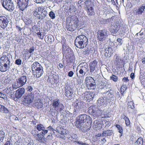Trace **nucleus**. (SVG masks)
Returning <instances> with one entry per match:
<instances>
[{
    "instance_id": "obj_1",
    "label": "nucleus",
    "mask_w": 145,
    "mask_h": 145,
    "mask_svg": "<svg viewBox=\"0 0 145 145\" xmlns=\"http://www.w3.org/2000/svg\"><path fill=\"white\" fill-rule=\"evenodd\" d=\"M88 44V40L87 37L83 35H80L76 38L74 44L77 48H84Z\"/></svg>"
},
{
    "instance_id": "obj_2",
    "label": "nucleus",
    "mask_w": 145,
    "mask_h": 145,
    "mask_svg": "<svg viewBox=\"0 0 145 145\" xmlns=\"http://www.w3.org/2000/svg\"><path fill=\"white\" fill-rule=\"evenodd\" d=\"M34 16L37 19L42 20L48 14L46 9L43 7H39L37 8H36L33 12Z\"/></svg>"
},
{
    "instance_id": "obj_3",
    "label": "nucleus",
    "mask_w": 145,
    "mask_h": 145,
    "mask_svg": "<svg viewBox=\"0 0 145 145\" xmlns=\"http://www.w3.org/2000/svg\"><path fill=\"white\" fill-rule=\"evenodd\" d=\"M35 69L34 75L35 77L39 78L44 73L43 68L41 65L37 62H35L32 65V70L33 71Z\"/></svg>"
},
{
    "instance_id": "obj_4",
    "label": "nucleus",
    "mask_w": 145,
    "mask_h": 145,
    "mask_svg": "<svg viewBox=\"0 0 145 145\" xmlns=\"http://www.w3.org/2000/svg\"><path fill=\"white\" fill-rule=\"evenodd\" d=\"M77 120L76 122V125L79 127L80 125L85 123L86 121L91 124V119L89 116L85 114L81 115L77 117Z\"/></svg>"
},
{
    "instance_id": "obj_5",
    "label": "nucleus",
    "mask_w": 145,
    "mask_h": 145,
    "mask_svg": "<svg viewBox=\"0 0 145 145\" xmlns=\"http://www.w3.org/2000/svg\"><path fill=\"white\" fill-rule=\"evenodd\" d=\"M27 77L25 76H23L16 80V82H14L12 86L14 88L17 89L23 86L27 81Z\"/></svg>"
},
{
    "instance_id": "obj_6",
    "label": "nucleus",
    "mask_w": 145,
    "mask_h": 145,
    "mask_svg": "<svg viewBox=\"0 0 145 145\" xmlns=\"http://www.w3.org/2000/svg\"><path fill=\"white\" fill-rule=\"evenodd\" d=\"M78 22V20L77 18H73L70 23L66 24V29L71 32L74 31L77 27Z\"/></svg>"
},
{
    "instance_id": "obj_7",
    "label": "nucleus",
    "mask_w": 145,
    "mask_h": 145,
    "mask_svg": "<svg viewBox=\"0 0 145 145\" xmlns=\"http://www.w3.org/2000/svg\"><path fill=\"white\" fill-rule=\"evenodd\" d=\"M1 2L3 7L7 10L12 11L14 8V5L12 0H3Z\"/></svg>"
},
{
    "instance_id": "obj_8",
    "label": "nucleus",
    "mask_w": 145,
    "mask_h": 145,
    "mask_svg": "<svg viewBox=\"0 0 145 145\" xmlns=\"http://www.w3.org/2000/svg\"><path fill=\"white\" fill-rule=\"evenodd\" d=\"M88 111L94 117L101 116V110L95 106H90L89 108Z\"/></svg>"
},
{
    "instance_id": "obj_9",
    "label": "nucleus",
    "mask_w": 145,
    "mask_h": 145,
    "mask_svg": "<svg viewBox=\"0 0 145 145\" xmlns=\"http://www.w3.org/2000/svg\"><path fill=\"white\" fill-rule=\"evenodd\" d=\"M108 34L109 33L106 29L100 30L97 33V39L101 41H103L106 38Z\"/></svg>"
},
{
    "instance_id": "obj_10",
    "label": "nucleus",
    "mask_w": 145,
    "mask_h": 145,
    "mask_svg": "<svg viewBox=\"0 0 145 145\" xmlns=\"http://www.w3.org/2000/svg\"><path fill=\"white\" fill-rule=\"evenodd\" d=\"M52 105L54 107L55 110L57 112H61L64 108L63 105L60 103V100L58 99L53 100Z\"/></svg>"
},
{
    "instance_id": "obj_11",
    "label": "nucleus",
    "mask_w": 145,
    "mask_h": 145,
    "mask_svg": "<svg viewBox=\"0 0 145 145\" xmlns=\"http://www.w3.org/2000/svg\"><path fill=\"white\" fill-rule=\"evenodd\" d=\"M88 3V5H86V7L85 8L88 15L89 16L94 15L95 12L93 3L90 1H89Z\"/></svg>"
},
{
    "instance_id": "obj_12",
    "label": "nucleus",
    "mask_w": 145,
    "mask_h": 145,
    "mask_svg": "<svg viewBox=\"0 0 145 145\" xmlns=\"http://www.w3.org/2000/svg\"><path fill=\"white\" fill-rule=\"evenodd\" d=\"M29 0H17V3L20 9L23 11L28 6Z\"/></svg>"
},
{
    "instance_id": "obj_13",
    "label": "nucleus",
    "mask_w": 145,
    "mask_h": 145,
    "mask_svg": "<svg viewBox=\"0 0 145 145\" xmlns=\"http://www.w3.org/2000/svg\"><path fill=\"white\" fill-rule=\"evenodd\" d=\"M80 69L79 71V73L80 75L79 76L78 73H77V75L78 77L83 76L88 72V66L86 63H83V64H81Z\"/></svg>"
},
{
    "instance_id": "obj_14",
    "label": "nucleus",
    "mask_w": 145,
    "mask_h": 145,
    "mask_svg": "<svg viewBox=\"0 0 145 145\" xmlns=\"http://www.w3.org/2000/svg\"><path fill=\"white\" fill-rule=\"evenodd\" d=\"M75 111L78 113L81 111L83 107V104L81 101L76 100L74 103Z\"/></svg>"
},
{
    "instance_id": "obj_15",
    "label": "nucleus",
    "mask_w": 145,
    "mask_h": 145,
    "mask_svg": "<svg viewBox=\"0 0 145 145\" xmlns=\"http://www.w3.org/2000/svg\"><path fill=\"white\" fill-rule=\"evenodd\" d=\"M8 21L7 18L3 16H0V27L3 28H6L8 24Z\"/></svg>"
},
{
    "instance_id": "obj_16",
    "label": "nucleus",
    "mask_w": 145,
    "mask_h": 145,
    "mask_svg": "<svg viewBox=\"0 0 145 145\" xmlns=\"http://www.w3.org/2000/svg\"><path fill=\"white\" fill-rule=\"evenodd\" d=\"M34 97L33 94L31 93L27 94L24 96V102L25 103L30 104L33 102Z\"/></svg>"
},
{
    "instance_id": "obj_17",
    "label": "nucleus",
    "mask_w": 145,
    "mask_h": 145,
    "mask_svg": "<svg viewBox=\"0 0 145 145\" xmlns=\"http://www.w3.org/2000/svg\"><path fill=\"white\" fill-rule=\"evenodd\" d=\"M107 104V99L105 97L99 98L97 102V105L99 107L101 106L102 107L106 106Z\"/></svg>"
},
{
    "instance_id": "obj_18",
    "label": "nucleus",
    "mask_w": 145,
    "mask_h": 145,
    "mask_svg": "<svg viewBox=\"0 0 145 145\" xmlns=\"http://www.w3.org/2000/svg\"><path fill=\"white\" fill-rule=\"evenodd\" d=\"M95 95L93 92H86L85 93V98L88 102L92 100Z\"/></svg>"
},
{
    "instance_id": "obj_19",
    "label": "nucleus",
    "mask_w": 145,
    "mask_h": 145,
    "mask_svg": "<svg viewBox=\"0 0 145 145\" xmlns=\"http://www.w3.org/2000/svg\"><path fill=\"white\" fill-rule=\"evenodd\" d=\"M25 93V89L23 88L18 89L16 91L15 94L16 98L19 99Z\"/></svg>"
},
{
    "instance_id": "obj_20",
    "label": "nucleus",
    "mask_w": 145,
    "mask_h": 145,
    "mask_svg": "<svg viewBox=\"0 0 145 145\" xmlns=\"http://www.w3.org/2000/svg\"><path fill=\"white\" fill-rule=\"evenodd\" d=\"M10 64H7L4 63L3 64L2 63H0V71L1 72H5L10 68Z\"/></svg>"
},
{
    "instance_id": "obj_21",
    "label": "nucleus",
    "mask_w": 145,
    "mask_h": 145,
    "mask_svg": "<svg viewBox=\"0 0 145 145\" xmlns=\"http://www.w3.org/2000/svg\"><path fill=\"white\" fill-rule=\"evenodd\" d=\"M36 128L39 131H42L41 134L43 135H45L48 132L47 130L45 129V128L43 125L42 124H39L37 125Z\"/></svg>"
},
{
    "instance_id": "obj_22",
    "label": "nucleus",
    "mask_w": 145,
    "mask_h": 145,
    "mask_svg": "<svg viewBox=\"0 0 145 145\" xmlns=\"http://www.w3.org/2000/svg\"><path fill=\"white\" fill-rule=\"evenodd\" d=\"M88 123H84L80 124L79 127H77L80 128L83 132H85L89 130L90 127L88 125Z\"/></svg>"
},
{
    "instance_id": "obj_23",
    "label": "nucleus",
    "mask_w": 145,
    "mask_h": 145,
    "mask_svg": "<svg viewBox=\"0 0 145 145\" xmlns=\"http://www.w3.org/2000/svg\"><path fill=\"white\" fill-rule=\"evenodd\" d=\"M102 125L101 123L97 120L95 121L93 124V128L96 131L100 130L102 128Z\"/></svg>"
},
{
    "instance_id": "obj_24",
    "label": "nucleus",
    "mask_w": 145,
    "mask_h": 145,
    "mask_svg": "<svg viewBox=\"0 0 145 145\" xmlns=\"http://www.w3.org/2000/svg\"><path fill=\"white\" fill-rule=\"evenodd\" d=\"M120 27V25L118 24L112 25L110 29V31L112 33H115L119 30Z\"/></svg>"
},
{
    "instance_id": "obj_25",
    "label": "nucleus",
    "mask_w": 145,
    "mask_h": 145,
    "mask_svg": "<svg viewBox=\"0 0 145 145\" xmlns=\"http://www.w3.org/2000/svg\"><path fill=\"white\" fill-rule=\"evenodd\" d=\"M145 9V6L144 4L140 6L138 9L135 10L134 12L137 15H140L143 13Z\"/></svg>"
},
{
    "instance_id": "obj_26",
    "label": "nucleus",
    "mask_w": 145,
    "mask_h": 145,
    "mask_svg": "<svg viewBox=\"0 0 145 145\" xmlns=\"http://www.w3.org/2000/svg\"><path fill=\"white\" fill-rule=\"evenodd\" d=\"M65 95L69 99H71L72 97L73 93L72 91V89H65Z\"/></svg>"
},
{
    "instance_id": "obj_27",
    "label": "nucleus",
    "mask_w": 145,
    "mask_h": 145,
    "mask_svg": "<svg viewBox=\"0 0 145 145\" xmlns=\"http://www.w3.org/2000/svg\"><path fill=\"white\" fill-rule=\"evenodd\" d=\"M97 64V62L95 60H94L90 63L89 66L90 70L91 72H92L95 70Z\"/></svg>"
},
{
    "instance_id": "obj_28",
    "label": "nucleus",
    "mask_w": 145,
    "mask_h": 145,
    "mask_svg": "<svg viewBox=\"0 0 145 145\" xmlns=\"http://www.w3.org/2000/svg\"><path fill=\"white\" fill-rule=\"evenodd\" d=\"M86 87L88 89H94L95 88V80L93 82H91L88 85H86Z\"/></svg>"
},
{
    "instance_id": "obj_29",
    "label": "nucleus",
    "mask_w": 145,
    "mask_h": 145,
    "mask_svg": "<svg viewBox=\"0 0 145 145\" xmlns=\"http://www.w3.org/2000/svg\"><path fill=\"white\" fill-rule=\"evenodd\" d=\"M95 80L93 78L90 76H87L85 80V84L86 85H88L91 82H94Z\"/></svg>"
},
{
    "instance_id": "obj_30",
    "label": "nucleus",
    "mask_w": 145,
    "mask_h": 145,
    "mask_svg": "<svg viewBox=\"0 0 145 145\" xmlns=\"http://www.w3.org/2000/svg\"><path fill=\"white\" fill-rule=\"evenodd\" d=\"M106 47L105 48V51H106L108 54L109 55L111 56L113 53V50L112 47L110 46H108L107 47Z\"/></svg>"
},
{
    "instance_id": "obj_31",
    "label": "nucleus",
    "mask_w": 145,
    "mask_h": 145,
    "mask_svg": "<svg viewBox=\"0 0 145 145\" xmlns=\"http://www.w3.org/2000/svg\"><path fill=\"white\" fill-rule=\"evenodd\" d=\"M45 135H43V134H41V132L40 133H38L37 135L35 137V138H37L39 141H43V140H44V136Z\"/></svg>"
},
{
    "instance_id": "obj_32",
    "label": "nucleus",
    "mask_w": 145,
    "mask_h": 145,
    "mask_svg": "<svg viewBox=\"0 0 145 145\" xmlns=\"http://www.w3.org/2000/svg\"><path fill=\"white\" fill-rule=\"evenodd\" d=\"M113 132L112 130H107L103 131V136H108L112 134Z\"/></svg>"
},
{
    "instance_id": "obj_33",
    "label": "nucleus",
    "mask_w": 145,
    "mask_h": 145,
    "mask_svg": "<svg viewBox=\"0 0 145 145\" xmlns=\"http://www.w3.org/2000/svg\"><path fill=\"white\" fill-rule=\"evenodd\" d=\"M14 89L13 88V87H9L8 86L6 89H5V92L7 94H10L11 95H12V90L13 89Z\"/></svg>"
},
{
    "instance_id": "obj_34",
    "label": "nucleus",
    "mask_w": 145,
    "mask_h": 145,
    "mask_svg": "<svg viewBox=\"0 0 145 145\" xmlns=\"http://www.w3.org/2000/svg\"><path fill=\"white\" fill-rule=\"evenodd\" d=\"M0 107V112L5 113H8V109L4 106L1 105Z\"/></svg>"
},
{
    "instance_id": "obj_35",
    "label": "nucleus",
    "mask_w": 145,
    "mask_h": 145,
    "mask_svg": "<svg viewBox=\"0 0 145 145\" xmlns=\"http://www.w3.org/2000/svg\"><path fill=\"white\" fill-rule=\"evenodd\" d=\"M143 143V139L142 138H138L135 143V145H142Z\"/></svg>"
},
{
    "instance_id": "obj_36",
    "label": "nucleus",
    "mask_w": 145,
    "mask_h": 145,
    "mask_svg": "<svg viewBox=\"0 0 145 145\" xmlns=\"http://www.w3.org/2000/svg\"><path fill=\"white\" fill-rule=\"evenodd\" d=\"M105 44L103 43L100 42L99 45V51L100 52H104L105 48H104Z\"/></svg>"
},
{
    "instance_id": "obj_37",
    "label": "nucleus",
    "mask_w": 145,
    "mask_h": 145,
    "mask_svg": "<svg viewBox=\"0 0 145 145\" xmlns=\"http://www.w3.org/2000/svg\"><path fill=\"white\" fill-rule=\"evenodd\" d=\"M5 137V133L2 131H0V143L3 142Z\"/></svg>"
},
{
    "instance_id": "obj_38",
    "label": "nucleus",
    "mask_w": 145,
    "mask_h": 145,
    "mask_svg": "<svg viewBox=\"0 0 145 145\" xmlns=\"http://www.w3.org/2000/svg\"><path fill=\"white\" fill-rule=\"evenodd\" d=\"M139 79L140 80L141 83L142 84H144L145 82V76L141 75L139 76Z\"/></svg>"
},
{
    "instance_id": "obj_39",
    "label": "nucleus",
    "mask_w": 145,
    "mask_h": 145,
    "mask_svg": "<svg viewBox=\"0 0 145 145\" xmlns=\"http://www.w3.org/2000/svg\"><path fill=\"white\" fill-rule=\"evenodd\" d=\"M42 103L41 102L35 103V106L37 107L38 108H41L43 107Z\"/></svg>"
},
{
    "instance_id": "obj_40",
    "label": "nucleus",
    "mask_w": 145,
    "mask_h": 145,
    "mask_svg": "<svg viewBox=\"0 0 145 145\" xmlns=\"http://www.w3.org/2000/svg\"><path fill=\"white\" fill-rule=\"evenodd\" d=\"M73 142L74 143L76 142L79 145H89V144L81 141H76L74 140Z\"/></svg>"
},
{
    "instance_id": "obj_41",
    "label": "nucleus",
    "mask_w": 145,
    "mask_h": 145,
    "mask_svg": "<svg viewBox=\"0 0 145 145\" xmlns=\"http://www.w3.org/2000/svg\"><path fill=\"white\" fill-rule=\"evenodd\" d=\"M118 78L117 76L114 74H112L110 76V79L112 80L114 82H116L118 80Z\"/></svg>"
},
{
    "instance_id": "obj_42",
    "label": "nucleus",
    "mask_w": 145,
    "mask_h": 145,
    "mask_svg": "<svg viewBox=\"0 0 145 145\" xmlns=\"http://www.w3.org/2000/svg\"><path fill=\"white\" fill-rule=\"evenodd\" d=\"M128 106L129 108L133 109L134 108V103L132 101H130L128 103Z\"/></svg>"
},
{
    "instance_id": "obj_43",
    "label": "nucleus",
    "mask_w": 145,
    "mask_h": 145,
    "mask_svg": "<svg viewBox=\"0 0 145 145\" xmlns=\"http://www.w3.org/2000/svg\"><path fill=\"white\" fill-rule=\"evenodd\" d=\"M49 15L50 17L52 19H54L56 17L54 13L52 11H51L49 13Z\"/></svg>"
},
{
    "instance_id": "obj_44",
    "label": "nucleus",
    "mask_w": 145,
    "mask_h": 145,
    "mask_svg": "<svg viewBox=\"0 0 145 145\" xmlns=\"http://www.w3.org/2000/svg\"><path fill=\"white\" fill-rule=\"evenodd\" d=\"M75 10V7L72 5H70L69 7V9H68V11L70 12H74Z\"/></svg>"
},
{
    "instance_id": "obj_45",
    "label": "nucleus",
    "mask_w": 145,
    "mask_h": 145,
    "mask_svg": "<svg viewBox=\"0 0 145 145\" xmlns=\"http://www.w3.org/2000/svg\"><path fill=\"white\" fill-rule=\"evenodd\" d=\"M46 39H47V41L49 43L52 42L53 40V37L51 35L48 36Z\"/></svg>"
},
{
    "instance_id": "obj_46",
    "label": "nucleus",
    "mask_w": 145,
    "mask_h": 145,
    "mask_svg": "<svg viewBox=\"0 0 145 145\" xmlns=\"http://www.w3.org/2000/svg\"><path fill=\"white\" fill-rule=\"evenodd\" d=\"M121 60L120 59V57L118 56H117L115 61L116 65H118L119 64L120 61Z\"/></svg>"
},
{
    "instance_id": "obj_47",
    "label": "nucleus",
    "mask_w": 145,
    "mask_h": 145,
    "mask_svg": "<svg viewBox=\"0 0 145 145\" xmlns=\"http://www.w3.org/2000/svg\"><path fill=\"white\" fill-rule=\"evenodd\" d=\"M105 128L106 129H108L109 127L111 125L110 122L109 121H106L105 122Z\"/></svg>"
},
{
    "instance_id": "obj_48",
    "label": "nucleus",
    "mask_w": 145,
    "mask_h": 145,
    "mask_svg": "<svg viewBox=\"0 0 145 145\" xmlns=\"http://www.w3.org/2000/svg\"><path fill=\"white\" fill-rule=\"evenodd\" d=\"M116 127L118 129L119 132L121 134L123 133V130L121 126L119 125H116Z\"/></svg>"
},
{
    "instance_id": "obj_49",
    "label": "nucleus",
    "mask_w": 145,
    "mask_h": 145,
    "mask_svg": "<svg viewBox=\"0 0 145 145\" xmlns=\"http://www.w3.org/2000/svg\"><path fill=\"white\" fill-rule=\"evenodd\" d=\"M127 87L125 85H123L121 86L120 90L121 93H123L126 90Z\"/></svg>"
},
{
    "instance_id": "obj_50",
    "label": "nucleus",
    "mask_w": 145,
    "mask_h": 145,
    "mask_svg": "<svg viewBox=\"0 0 145 145\" xmlns=\"http://www.w3.org/2000/svg\"><path fill=\"white\" fill-rule=\"evenodd\" d=\"M38 133V131L35 129L31 131V134L33 136H35V137L37 135Z\"/></svg>"
},
{
    "instance_id": "obj_51",
    "label": "nucleus",
    "mask_w": 145,
    "mask_h": 145,
    "mask_svg": "<svg viewBox=\"0 0 145 145\" xmlns=\"http://www.w3.org/2000/svg\"><path fill=\"white\" fill-rule=\"evenodd\" d=\"M21 63L22 60L20 59H16L15 62V63L18 65H20Z\"/></svg>"
},
{
    "instance_id": "obj_52",
    "label": "nucleus",
    "mask_w": 145,
    "mask_h": 145,
    "mask_svg": "<svg viewBox=\"0 0 145 145\" xmlns=\"http://www.w3.org/2000/svg\"><path fill=\"white\" fill-rule=\"evenodd\" d=\"M0 98L5 99L7 98V97L5 94H3L2 93L0 92Z\"/></svg>"
},
{
    "instance_id": "obj_53",
    "label": "nucleus",
    "mask_w": 145,
    "mask_h": 145,
    "mask_svg": "<svg viewBox=\"0 0 145 145\" xmlns=\"http://www.w3.org/2000/svg\"><path fill=\"white\" fill-rule=\"evenodd\" d=\"M117 41L118 43V45L119 46L121 45L123 42V41H122V39L120 38H118L117 39Z\"/></svg>"
},
{
    "instance_id": "obj_54",
    "label": "nucleus",
    "mask_w": 145,
    "mask_h": 145,
    "mask_svg": "<svg viewBox=\"0 0 145 145\" xmlns=\"http://www.w3.org/2000/svg\"><path fill=\"white\" fill-rule=\"evenodd\" d=\"M34 1L37 3H41L46 1V0H34Z\"/></svg>"
},
{
    "instance_id": "obj_55",
    "label": "nucleus",
    "mask_w": 145,
    "mask_h": 145,
    "mask_svg": "<svg viewBox=\"0 0 145 145\" xmlns=\"http://www.w3.org/2000/svg\"><path fill=\"white\" fill-rule=\"evenodd\" d=\"M74 74V73L72 71H69L68 74V75L69 77H72V76Z\"/></svg>"
},
{
    "instance_id": "obj_56",
    "label": "nucleus",
    "mask_w": 145,
    "mask_h": 145,
    "mask_svg": "<svg viewBox=\"0 0 145 145\" xmlns=\"http://www.w3.org/2000/svg\"><path fill=\"white\" fill-rule=\"evenodd\" d=\"M89 52V50L88 49L85 50L84 49V50L82 53L84 55H86Z\"/></svg>"
},
{
    "instance_id": "obj_57",
    "label": "nucleus",
    "mask_w": 145,
    "mask_h": 145,
    "mask_svg": "<svg viewBox=\"0 0 145 145\" xmlns=\"http://www.w3.org/2000/svg\"><path fill=\"white\" fill-rule=\"evenodd\" d=\"M125 123L127 126L129 125L130 124V121L129 118L125 121Z\"/></svg>"
},
{
    "instance_id": "obj_58",
    "label": "nucleus",
    "mask_w": 145,
    "mask_h": 145,
    "mask_svg": "<svg viewBox=\"0 0 145 145\" xmlns=\"http://www.w3.org/2000/svg\"><path fill=\"white\" fill-rule=\"evenodd\" d=\"M122 81L124 82H128L129 80L128 79V77H124L122 79Z\"/></svg>"
},
{
    "instance_id": "obj_59",
    "label": "nucleus",
    "mask_w": 145,
    "mask_h": 145,
    "mask_svg": "<svg viewBox=\"0 0 145 145\" xmlns=\"http://www.w3.org/2000/svg\"><path fill=\"white\" fill-rule=\"evenodd\" d=\"M121 119H123L124 120H125V121L127 120V119L128 118L126 117L125 115H123L121 116Z\"/></svg>"
},
{
    "instance_id": "obj_60",
    "label": "nucleus",
    "mask_w": 145,
    "mask_h": 145,
    "mask_svg": "<svg viewBox=\"0 0 145 145\" xmlns=\"http://www.w3.org/2000/svg\"><path fill=\"white\" fill-rule=\"evenodd\" d=\"M37 34V35H38V36L39 37V38L40 39H43V37H41L42 35H41V33H40V32H38Z\"/></svg>"
},
{
    "instance_id": "obj_61",
    "label": "nucleus",
    "mask_w": 145,
    "mask_h": 145,
    "mask_svg": "<svg viewBox=\"0 0 145 145\" xmlns=\"http://www.w3.org/2000/svg\"><path fill=\"white\" fill-rule=\"evenodd\" d=\"M27 89V91H29L30 92L31 91L33 90V88L32 87L30 86H28Z\"/></svg>"
},
{
    "instance_id": "obj_62",
    "label": "nucleus",
    "mask_w": 145,
    "mask_h": 145,
    "mask_svg": "<svg viewBox=\"0 0 145 145\" xmlns=\"http://www.w3.org/2000/svg\"><path fill=\"white\" fill-rule=\"evenodd\" d=\"M57 132H58V133H59V132L58 131H57ZM59 133L62 135H65L66 134V132L65 131V130L64 129H63L62 131H61V133L59 132Z\"/></svg>"
},
{
    "instance_id": "obj_63",
    "label": "nucleus",
    "mask_w": 145,
    "mask_h": 145,
    "mask_svg": "<svg viewBox=\"0 0 145 145\" xmlns=\"http://www.w3.org/2000/svg\"><path fill=\"white\" fill-rule=\"evenodd\" d=\"M34 51V49L33 48H31L29 51V53H31Z\"/></svg>"
},
{
    "instance_id": "obj_64",
    "label": "nucleus",
    "mask_w": 145,
    "mask_h": 145,
    "mask_svg": "<svg viewBox=\"0 0 145 145\" xmlns=\"http://www.w3.org/2000/svg\"><path fill=\"white\" fill-rule=\"evenodd\" d=\"M10 143V140H8L7 141L6 143L4 144L5 145H12Z\"/></svg>"
}]
</instances>
